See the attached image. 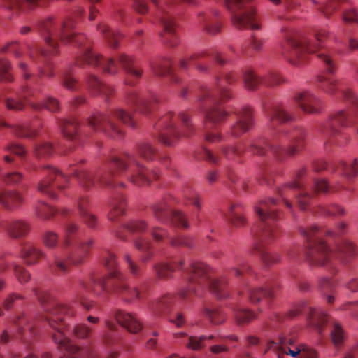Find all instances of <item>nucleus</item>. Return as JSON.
Returning <instances> with one entry per match:
<instances>
[{"label":"nucleus","instance_id":"obj_30","mask_svg":"<svg viewBox=\"0 0 358 358\" xmlns=\"http://www.w3.org/2000/svg\"><path fill=\"white\" fill-rule=\"evenodd\" d=\"M2 227L10 237L15 239L24 238L31 229L29 222L24 220L16 218L5 221Z\"/></svg>","mask_w":358,"mask_h":358},{"label":"nucleus","instance_id":"obj_41","mask_svg":"<svg viewBox=\"0 0 358 358\" xmlns=\"http://www.w3.org/2000/svg\"><path fill=\"white\" fill-rule=\"evenodd\" d=\"M218 13L215 11L213 15H202L200 16V22L202 23L205 31L212 35L216 34L220 31L221 27L216 19Z\"/></svg>","mask_w":358,"mask_h":358},{"label":"nucleus","instance_id":"obj_13","mask_svg":"<svg viewBox=\"0 0 358 358\" xmlns=\"http://www.w3.org/2000/svg\"><path fill=\"white\" fill-rule=\"evenodd\" d=\"M157 139L166 146H175L182 136L194 134V126L188 114L182 112L176 116L172 112L162 115L155 124Z\"/></svg>","mask_w":358,"mask_h":358},{"label":"nucleus","instance_id":"obj_17","mask_svg":"<svg viewBox=\"0 0 358 358\" xmlns=\"http://www.w3.org/2000/svg\"><path fill=\"white\" fill-rule=\"evenodd\" d=\"M268 350L276 352L278 358H284L285 355L297 358H317V354L313 348L306 345H296L294 337L286 333H281L278 341H268L264 354Z\"/></svg>","mask_w":358,"mask_h":358},{"label":"nucleus","instance_id":"obj_48","mask_svg":"<svg viewBox=\"0 0 358 358\" xmlns=\"http://www.w3.org/2000/svg\"><path fill=\"white\" fill-rule=\"evenodd\" d=\"M274 5H281L282 7V12L285 14L279 13L277 15L278 19L284 20H290L292 17L286 13L291 12L297 7V3L294 0H269Z\"/></svg>","mask_w":358,"mask_h":358},{"label":"nucleus","instance_id":"obj_64","mask_svg":"<svg viewBox=\"0 0 358 358\" xmlns=\"http://www.w3.org/2000/svg\"><path fill=\"white\" fill-rule=\"evenodd\" d=\"M148 224L142 220H131L125 225V228L131 232L142 233L147 229Z\"/></svg>","mask_w":358,"mask_h":358},{"label":"nucleus","instance_id":"obj_55","mask_svg":"<svg viewBox=\"0 0 358 358\" xmlns=\"http://www.w3.org/2000/svg\"><path fill=\"white\" fill-rule=\"evenodd\" d=\"M35 212L37 217L43 220H48L56 213V210L45 202H39L35 207Z\"/></svg>","mask_w":358,"mask_h":358},{"label":"nucleus","instance_id":"obj_7","mask_svg":"<svg viewBox=\"0 0 358 358\" xmlns=\"http://www.w3.org/2000/svg\"><path fill=\"white\" fill-rule=\"evenodd\" d=\"M281 32L287 43V46L282 47V54L289 63L295 66L300 65L305 61L307 53H313L317 51V57L326 71L330 73L336 71V60L326 50H319L322 43L328 36L327 31L320 29L315 31L314 41H311L306 36L288 27H282Z\"/></svg>","mask_w":358,"mask_h":358},{"label":"nucleus","instance_id":"obj_34","mask_svg":"<svg viewBox=\"0 0 358 358\" xmlns=\"http://www.w3.org/2000/svg\"><path fill=\"white\" fill-rule=\"evenodd\" d=\"M24 201V198L18 191L0 192V205L9 211L20 208Z\"/></svg>","mask_w":358,"mask_h":358},{"label":"nucleus","instance_id":"obj_3","mask_svg":"<svg viewBox=\"0 0 358 358\" xmlns=\"http://www.w3.org/2000/svg\"><path fill=\"white\" fill-rule=\"evenodd\" d=\"M317 81L319 88L324 92L331 96L339 94L352 105L351 110H341L333 113L322 129L325 145L330 144L343 146L348 142L350 136L341 131V127L355 124V131L358 134V99L345 80L320 75L317 77Z\"/></svg>","mask_w":358,"mask_h":358},{"label":"nucleus","instance_id":"obj_29","mask_svg":"<svg viewBox=\"0 0 358 358\" xmlns=\"http://www.w3.org/2000/svg\"><path fill=\"white\" fill-rule=\"evenodd\" d=\"M268 120V127L275 130L281 124H285L294 120V116L282 106H275L271 108L265 109Z\"/></svg>","mask_w":358,"mask_h":358},{"label":"nucleus","instance_id":"obj_14","mask_svg":"<svg viewBox=\"0 0 358 358\" xmlns=\"http://www.w3.org/2000/svg\"><path fill=\"white\" fill-rule=\"evenodd\" d=\"M135 10L141 14L148 11V3L152 2L158 8L157 16L163 27V31L159 34L164 43L170 47H175L179 43V39L176 31V24L173 22L172 11L173 4L177 2H185L189 5H196L199 0H167L163 5H159L158 0H134Z\"/></svg>","mask_w":358,"mask_h":358},{"label":"nucleus","instance_id":"obj_33","mask_svg":"<svg viewBox=\"0 0 358 358\" xmlns=\"http://www.w3.org/2000/svg\"><path fill=\"white\" fill-rule=\"evenodd\" d=\"M150 68L156 76H169L171 81L174 83L179 82V78L175 75L171 69V61L168 57H164L160 61L150 62Z\"/></svg>","mask_w":358,"mask_h":358},{"label":"nucleus","instance_id":"obj_28","mask_svg":"<svg viewBox=\"0 0 358 358\" xmlns=\"http://www.w3.org/2000/svg\"><path fill=\"white\" fill-rule=\"evenodd\" d=\"M293 99L306 113L317 114L322 110L321 99L309 91L297 92Z\"/></svg>","mask_w":358,"mask_h":358},{"label":"nucleus","instance_id":"obj_51","mask_svg":"<svg viewBox=\"0 0 358 358\" xmlns=\"http://www.w3.org/2000/svg\"><path fill=\"white\" fill-rule=\"evenodd\" d=\"M337 169L347 179H352L358 174V161L355 159L350 166H348L345 162H341Z\"/></svg>","mask_w":358,"mask_h":358},{"label":"nucleus","instance_id":"obj_36","mask_svg":"<svg viewBox=\"0 0 358 358\" xmlns=\"http://www.w3.org/2000/svg\"><path fill=\"white\" fill-rule=\"evenodd\" d=\"M86 85L90 92L94 95H101L105 97H108L113 92L112 86L103 84L93 74L87 76Z\"/></svg>","mask_w":358,"mask_h":358},{"label":"nucleus","instance_id":"obj_20","mask_svg":"<svg viewBox=\"0 0 358 358\" xmlns=\"http://www.w3.org/2000/svg\"><path fill=\"white\" fill-rule=\"evenodd\" d=\"M301 313H306L308 315L310 324L315 327L320 334L322 333V326L327 322L328 315L323 310L313 308L305 302L289 310L286 315L275 314L273 320L282 322L286 318H294Z\"/></svg>","mask_w":358,"mask_h":358},{"label":"nucleus","instance_id":"obj_42","mask_svg":"<svg viewBox=\"0 0 358 358\" xmlns=\"http://www.w3.org/2000/svg\"><path fill=\"white\" fill-rule=\"evenodd\" d=\"M126 200L123 196H115L110 203V210L108 214L110 220L115 222L120 216L125 213Z\"/></svg>","mask_w":358,"mask_h":358},{"label":"nucleus","instance_id":"obj_44","mask_svg":"<svg viewBox=\"0 0 358 358\" xmlns=\"http://www.w3.org/2000/svg\"><path fill=\"white\" fill-rule=\"evenodd\" d=\"M341 189H345L348 192H353L352 189L345 187L341 183H338L334 186H329L327 182L323 179H317L314 182L313 190L314 192H322L326 193L329 191L331 192H338Z\"/></svg>","mask_w":358,"mask_h":358},{"label":"nucleus","instance_id":"obj_56","mask_svg":"<svg viewBox=\"0 0 358 358\" xmlns=\"http://www.w3.org/2000/svg\"><path fill=\"white\" fill-rule=\"evenodd\" d=\"M235 266L230 269V272L236 277H241L250 270L246 262L241 257H236L234 259Z\"/></svg>","mask_w":358,"mask_h":358},{"label":"nucleus","instance_id":"obj_49","mask_svg":"<svg viewBox=\"0 0 358 358\" xmlns=\"http://www.w3.org/2000/svg\"><path fill=\"white\" fill-rule=\"evenodd\" d=\"M173 301L174 297L172 295L166 294L154 302L151 306V308L156 314L163 313L169 310Z\"/></svg>","mask_w":358,"mask_h":358},{"label":"nucleus","instance_id":"obj_4","mask_svg":"<svg viewBox=\"0 0 358 358\" xmlns=\"http://www.w3.org/2000/svg\"><path fill=\"white\" fill-rule=\"evenodd\" d=\"M102 264L110 271L109 278L93 273L88 281L78 280L76 288V300L80 303L84 308L90 310L93 307L92 302L85 301V294L92 292L95 296H101L109 292V286L112 290L121 295L126 301H131L135 299L141 298V292L136 287H130L124 280V277L116 270L117 260L114 254L108 250H104L101 256Z\"/></svg>","mask_w":358,"mask_h":358},{"label":"nucleus","instance_id":"obj_58","mask_svg":"<svg viewBox=\"0 0 358 358\" xmlns=\"http://www.w3.org/2000/svg\"><path fill=\"white\" fill-rule=\"evenodd\" d=\"M215 337L213 335L209 336H189L186 343V346L194 350H197L205 346L204 342L207 340H212Z\"/></svg>","mask_w":358,"mask_h":358},{"label":"nucleus","instance_id":"obj_37","mask_svg":"<svg viewBox=\"0 0 358 358\" xmlns=\"http://www.w3.org/2000/svg\"><path fill=\"white\" fill-rule=\"evenodd\" d=\"M184 260L176 259L169 263H159L154 266L156 275L159 278H168L177 269H183Z\"/></svg>","mask_w":358,"mask_h":358},{"label":"nucleus","instance_id":"obj_15","mask_svg":"<svg viewBox=\"0 0 358 358\" xmlns=\"http://www.w3.org/2000/svg\"><path fill=\"white\" fill-rule=\"evenodd\" d=\"M115 120L121 121L131 127H135L132 116L121 108L115 109L107 114L96 113L87 120V124L94 130L103 131L112 138L120 137L122 136V131L116 124Z\"/></svg>","mask_w":358,"mask_h":358},{"label":"nucleus","instance_id":"obj_61","mask_svg":"<svg viewBox=\"0 0 358 358\" xmlns=\"http://www.w3.org/2000/svg\"><path fill=\"white\" fill-rule=\"evenodd\" d=\"M15 276L20 284L27 283L31 278V274L23 266L16 263L11 264Z\"/></svg>","mask_w":358,"mask_h":358},{"label":"nucleus","instance_id":"obj_11","mask_svg":"<svg viewBox=\"0 0 358 358\" xmlns=\"http://www.w3.org/2000/svg\"><path fill=\"white\" fill-rule=\"evenodd\" d=\"M187 279L180 292L185 300H192V296L201 297L208 285L212 294L218 299L228 296V283L225 277L212 278V270L201 262L193 263L187 271Z\"/></svg>","mask_w":358,"mask_h":358},{"label":"nucleus","instance_id":"obj_32","mask_svg":"<svg viewBox=\"0 0 358 358\" xmlns=\"http://www.w3.org/2000/svg\"><path fill=\"white\" fill-rule=\"evenodd\" d=\"M90 201L89 197L85 195H80L77 199V208L80 216L84 223L91 229H95L97 224V218L95 215L89 211Z\"/></svg>","mask_w":358,"mask_h":358},{"label":"nucleus","instance_id":"obj_21","mask_svg":"<svg viewBox=\"0 0 358 358\" xmlns=\"http://www.w3.org/2000/svg\"><path fill=\"white\" fill-rule=\"evenodd\" d=\"M172 203L173 201L169 196L154 204L152 208L154 216L162 222L171 219L176 227L182 229L188 228L189 222L186 215L181 211L172 210Z\"/></svg>","mask_w":358,"mask_h":358},{"label":"nucleus","instance_id":"obj_27","mask_svg":"<svg viewBox=\"0 0 358 358\" xmlns=\"http://www.w3.org/2000/svg\"><path fill=\"white\" fill-rule=\"evenodd\" d=\"M236 120L231 127V135L239 137L248 131L254 124L252 111L249 107H244L234 112Z\"/></svg>","mask_w":358,"mask_h":358},{"label":"nucleus","instance_id":"obj_23","mask_svg":"<svg viewBox=\"0 0 358 358\" xmlns=\"http://www.w3.org/2000/svg\"><path fill=\"white\" fill-rule=\"evenodd\" d=\"M306 170L301 169L300 170L296 176V179L285 186L282 189L279 190V195L283 200L285 203V206L289 208L291 210H292V204L288 200L291 192L293 189H296L299 191L297 195H296L299 206L301 210H305L309 203L310 200L312 198V194L308 192V190L303 188V185L300 182V178L305 173Z\"/></svg>","mask_w":358,"mask_h":358},{"label":"nucleus","instance_id":"obj_57","mask_svg":"<svg viewBox=\"0 0 358 358\" xmlns=\"http://www.w3.org/2000/svg\"><path fill=\"white\" fill-rule=\"evenodd\" d=\"M107 331L102 335V342L105 345L110 346L114 343V332L117 329V325L108 320L105 321Z\"/></svg>","mask_w":358,"mask_h":358},{"label":"nucleus","instance_id":"obj_39","mask_svg":"<svg viewBox=\"0 0 358 358\" xmlns=\"http://www.w3.org/2000/svg\"><path fill=\"white\" fill-rule=\"evenodd\" d=\"M45 256V254L40 248L31 245L24 246L21 252V257L28 266L36 264L40 258Z\"/></svg>","mask_w":358,"mask_h":358},{"label":"nucleus","instance_id":"obj_59","mask_svg":"<svg viewBox=\"0 0 358 358\" xmlns=\"http://www.w3.org/2000/svg\"><path fill=\"white\" fill-rule=\"evenodd\" d=\"M273 296V293L271 290L262 288L253 289L249 292V299L252 303H257L263 298H271Z\"/></svg>","mask_w":358,"mask_h":358},{"label":"nucleus","instance_id":"obj_47","mask_svg":"<svg viewBox=\"0 0 358 358\" xmlns=\"http://www.w3.org/2000/svg\"><path fill=\"white\" fill-rule=\"evenodd\" d=\"M134 245L143 253L141 260L143 262L149 261L152 256L151 242L146 238L141 237L135 241Z\"/></svg>","mask_w":358,"mask_h":358},{"label":"nucleus","instance_id":"obj_2","mask_svg":"<svg viewBox=\"0 0 358 358\" xmlns=\"http://www.w3.org/2000/svg\"><path fill=\"white\" fill-rule=\"evenodd\" d=\"M156 149L150 143H139L134 152L125 153L121 157L113 156L104 168L96 171L83 169L80 163L83 161L70 165L69 175L73 176L79 185L85 191H89L96 184L101 187L115 188L125 187V184L118 179L125 178L131 183L141 186L150 182L148 171L138 156L146 161H152L155 158Z\"/></svg>","mask_w":358,"mask_h":358},{"label":"nucleus","instance_id":"obj_1","mask_svg":"<svg viewBox=\"0 0 358 358\" xmlns=\"http://www.w3.org/2000/svg\"><path fill=\"white\" fill-rule=\"evenodd\" d=\"M74 27L75 22L72 18L59 22L55 21L52 17L46 18L38 24V29L48 49L38 47L35 48L27 44L30 58L36 62L38 55L43 59V62H47L50 57L58 54V40L59 39L64 44L72 43L83 48L80 55L76 59L74 64H70L63 73L62 84L66 89L76 90L78 87L77 80L72 75L73 66L83 67L85 64L99 67L105 73L115 74L118 71V64H120L126 73L125 84L131 86L136 85V80L141 77L143 70L135 66L133 57L120 54L118 56L117 63L113 58H106L101 55L94 52L88 45L84 43L86 40L85 36L83 34H76Z\"/></svg>","mask_w":358,"mask_h":358},{"label":"nucleus","instance_id":"obj_12","mask_svg":"<svg viewBox=\"0 0 358 358\" xmlns=\"http://www.w3.org/2000/svg\"><path fill=\"white\" fill-rule=\"evenodd\" d=\"M305 145L303 131L296 129L289 134L287 130H281L270 141L259 138L252 141L249 149L254 154L264 155L268 151L280 159L286 155L293 156L301 150Z\"/></svg>","mask_w":358,"mask_h":358},{"label":"nucleus","instance_id":"obj_26","mask_svg":"<svg viewBox=\"0 0 358 358\" xmlns=\"http://www.w3.org/2000/svg\"><path fill=\"white\" fill-rule=\"evenodd\" d=\"M126 101L128 105L135 106L140 113L148 115L155 110L159 101L154 94L142 95L134 91H129L127 92Z\"/></svg>","mask_w":358,"mask_h":358},{"label":"nucleus","instance_id":"obj_40","mask_svg":"<svg viewBox=\"0 0 358 358\" xmlns=\"http://www.w3.org/2000/svg\"><path fill=\"white\" fill-rule=\"evenodd\" d=\"M18 333L23 342H28L36 334L34 324L27 318H19L16 322Z\"/></svg>","mask_w":358,"mask_h":358},{"label":"nucleus","instance_id":"obj_25","mask_svg":"<svg viewBox=\"0 0 358 358\" xmlns=\"http://www.w3.org/2000/svg\"><path fill=\"white\" fill-rule=\"evenodd\" d=\"M208 58L215 60L220 64L225 63L220 53L216 50L213 49H206L195 52L187 58L181 59L180 60V66L181 69H186L188 64H192L194 65L199 71L204 72L206 71L208 68L203 64V61Z\"/></svg>","mask_w":358,"mask_h":358},{"label":"nucleus","instance_id":"obj_10","mask_svg":"<svg viewBox=\"0 0 358 358\" xmlns=\"http://www.w3.org/2000/svg\"><path fill=\"white\" fill-rule=\"evenodd\" d=\"M78 230V225L68 222L64 225V235L60 252L55 254L54 262L50 265L52 272L59 275L66 273L70 264L78 266L83 264L94 241L92 238L86 240L75 238L74 234Z\"/></svg>","mask_w":358,"mask_h":358},{"label":"nucleus","instance_id":"obj_8","mask_svg":"<svg viewBox=\"0 0 358 358\" xmlns=\"http://www.w3.org/2000/svg\"><path fill=\"white\" fill-rule=\"evenodd\" d=\"M236 79L232 73H229L224 77L217 79L215 88H204L201 92L199 101L210 104L204 110L205 138L208 142L215 143L222 140L220 134L212 130H216L217 125L223 122L229 115L218 103L220 101H227L231 97L227 85L234 82Z\"/></svg>","mask_w":358,"mask_h":358},{"label":"nucleus","instance_id":"obj_5","mask_svg":"<svg viewBox=\"0 0 358 358\" xmlns=\"http://www.w3.org/2000/svg\"><path fill=\"white\" fill-rule=\"evenodd\" d=\"M34 295L41 302L45 320L50 327L57 331L52 334L55 343L64 352L65 358H90L91 352L88 348H80L70 342L65 332L66 324L63 317H73L75 312L71 306L57 301L51 294L38 287L32 289Z\"/></svg>","mask_w":358,"mask_h":358},{"label":"nucleus","instance_id":"obj_50","mask_svg":"<svg viewBox=\"0 0 358 358\" xmlns=\"http://www.w3.org/2000/svg\"><path fill=\"white\" fill-rule=\"evenodd\" d=\"M233 311L237 322L240 324L249 323L256 317L254 313L239 306L234 307Z\"/></svg>","mask_w":358,"mask_h":358},{"label":"nucleus","instance_id":"obj_22","mask_svg":"<svg viewBox=\"0 0 358 358\" xmlns=\"http://www.w3.org/2000/svg\"><path fill=\"white\" fill-rule=\"evenodd\" d=\"M317 9L327 18L339 9L343 10L342 19L348 24H358V13L350 0H327Z\"/></svg>","mask_w":358,"mask_h":358},{"label":"nucleus","instance_id":"obj_62","mask_svg":"<svg viewBox=\"0 0 358 358\" xmlns=\"http://www.w3.org/2000/svg\"><path fill=\"white\" fill-rule=\"evenodd\" d=\"M11 64L6 59H0V80L10 82L13 80L10 73Z\"/></svg>","mask_w":358,"mask_h":358},{"label":"nucleus","instance_id":"obj_43","mask_svg":"<svg viewBox=\"0 0 358 358\" xmlns=\"http://www.w3.org/2000/svg\"><path fill=\"white\" fill-rule=\"evenodd\" d=\"M62 133L65 138L70 141L75 140L78 134L79 124L76 119L63 120L59 122Z\"/></svg>","mask_w":358,"mask_h":358},{"label":"nucleus","instance_id":"obj_9","mask_svg":"<svg viewBox=\"0 0 358 358\" xmlns=\"http://www.w3.org/2000/svg\"><path fill=\"white\" fill-rule=\"evenodd\" d=\"M278 202L275 199L268 198L259 201L254 206V210L259 220L258 229L256 231L257 238L259 241L255 249L263 262L270 266L280 260L278 253H271L266 249V245L274 241L280 232L275 224L278 218L277 211Z\"/></svg>","mask_w":358,"mask_h":358},{"label":"nucleus","instance_id":"obj_38","mask_svg":"<svg viewBox=\"0 0 358 358\" xmlns=\"http://www.w3.org/2000/svg\"><path fill=\"white\" fill-rule=\"evenodd\" d=\"M97 30L103 36L108 45L112 48H117L119 41L122 36L120 33L115 31L104 23L97 25Z\"/></svg>","mask_w":358,"mask_h":358},{"label":"nucleus","instance_id":"obj_60","mask_svg":"<svg viewBox=\"0 0 358 358\" xmlns=\"http://www.w3.org/2000/svg\"><path fill=\"white\" fill-rule=\"evenodd\" d=\"M13 133L19 136L27 138H32L36 136L37 131L28 125H17L13 128Z\"/></svg>","mask_w":358,"mask_h":358},{"label":"nucleus","instance_id":"obj_45","mask_svg":"<svg viewBox=\"0 0 358 358\" xmlns=\"http://www.w3.org/2000/svg\"><path fill=\"white\" fill-rule=\"evenodd\" d=\"M33 152L35 157L40 159H47L52 155L54 148L50 143L39 142L34 144L33 147Z\"/></svg>","mask_w":358,"mask_h":358},{"label":"nucleus","instance_id":"obj_19","mask_svg":"<svg viewBox=\"0 0 358 358\" xmlns=\"http://www.w3.org/2000/svg\"><path fill=\"white\" fill-rule=\"evenodd\" d=\"M40 90L32 89H26L23 91V94L17 99H8L6 101V107L10 110H19L24 107V103L22 101L23 98L26 102L35 110H40L46 108L50 112L55 113L59 110V101L52 98L48 97L45 102L39 100L38 94Z\"/></svg>","mask_w":358,"mask_h":358},{"label":"nucleus","instance_id":"obj_35","mask_svg":"<svg viewBox=\"0 0 358 358\" xmlns=\"http://www.w3.org/2000/svg\"><path fill=\"white\" fill-rule=\"evenodd\" d=\"M115 317L120 325L132 334H137L142 329V324L134 314L118 310L115 313Z\"/></svg>","mask_w":358,"mask_h":358},{"label":"nucleus","instance_id":"obj_6","mask_svg":"<svg viewBox=\"0 0 358 358\" xmlns=\"http://www.w3.org/2000/svg\"><path fill=\"white\" fill-rule=\"evenodd\" d=\"M346 229L347 224L345 222L340 223L335 230H320L315 226L308 229H301V234L308 241L307 257L309 262L312 264L329 268L334 267V261L336 259L345 261L354 257L356 253V248L349 240H343L336 245V248L334 250L330 249L321 239L315 237L322 234L338 237L345 232Z\"/></svg>","mask_w":358,"mask_h":358},{"label":"nucleus","instance_id":"obj_24","mask_svg":"<svg viewBox=\"0 0 358 358\" xmlns=\"http://www.w3.org/2000/svg\"><path fill=\"white\" fill-rule=\"evenodd\" d=\"M243 80L245 87L250 90H256L259 85L271 87L280 85L285 81L275 72L271 71L264 76L260 77L251 69H246L243 72Z\"/></svg>","mask_w":358,"mask_h":358},{"label":"nucleus","instance_id":"obj_53","mask_svg":"<svg viewBox=\"0 0 358 358\" xmlns=\"http://www.w3.org/2000/svg\"><path fill=\"white\" fill-rule=\"evenodd\" d=\"M319 213L324 216H342L345 214V209L338 204L320 206Z\"/></svg>","mask_w":358,"mask_h":358},{"label":"nucleus","instance_id":"obj_18","mask_svg":"<svg viewBox=\"0 0 358 358\" xmlns=\"http://www.w3.org/2000/svg\"><path fill=\"white\" fill-rule=\"evenodd\" d=\"M41 179L36 188L41 194L49 198L57 197L56 190L63 189L69 182L68 175H65L58 169L50 165L42 166L39 171Z\"/></svg>","mask_w":358,"mask_h":358},{"label":"nucleus","instance_id":"obj_54","mask_svg":"<svg viewBox=\"0 0 358 358\" xmlns=\"http://www.w3.org/2000/svg\"><path fill=\"white\" fill-rule=\"evenodd\" d=\"M203 311L206 316L213 324H220L225 320L224 314L218 308L205 307Z\"/></svg>","mask_w":358,"mask_h":358},{"label":"nucleus","instance_id":"obj_16","mask_svg":"<svg viewBox=\"0 0 358 358\" xmlns=\"http://www.w3.org/2000/svg\"><path fill=\"white\" fill-rule=\"evenodd\" d=\"M224 2L231 13V20L236 28L260 29L253 0H224Z\"/></svg>","mask_w":358,"mask_h":358},{"label":"nucleus","instance_id":"obj_46","mask_svg":"<svg viewBox=\"0 0 358 358\" xmlns=\"http://www.w3.org/2000/svg\"><path fill=\"white\" fill-rule=\"evenodd\" d=\"M240 204L232 205L228 215V220L235 227H241L245 224V220L241 213Z\"/></svg>","mask_w":358,"mask_h":358},{"label":"nucleus","instance_id":"obj_52","mask_svg":"<svg viewBox=\"0 0 358 358\" xmlns=\"http://www.w3.org/2000/svg\"><path fill=\"white\" fill-rule=\"evenodd\" d=\"M182 196L185 200L189 204L196 207L199 210L201 207V198L199 195L192 188L187 185L182 190Z\"/></svg>","mask_w":358,"mask_h":358},{"label":"nucleus","instance_id":"obj_63","mask_svg":"<svg viewBox=\"0 0 358 358\" xmlns=\"http://www.w3.org/2000/svg\"><path fill=\"white\" fill-rule=\"evenodd\" d=\"M93 329L88 327L85 324H76L73 329L72 331L74 335L79 338H88L92 335Z\"/></svg>","mask_w":358,"mask_h":358},{"label":"nucleus","instance_id":"obj_31","mask_svg":"<svg viewBox=\"0 0 358 358\" xmlns=\"http://www.w3.org/2000/svg\"><path fill=\"white\" fill-rule=\"evenodd\" d=\"M0 51L3 53L10 52L15 57V58L19 60L18 66L21 70L24 79L27 80L31 77V74L28 72V66L27 63L21 60L24 56V50L19 42L16 41L8 42L0 49Z\"/></svg>","mask_w":358,"mask_h":358}]
</instances>
